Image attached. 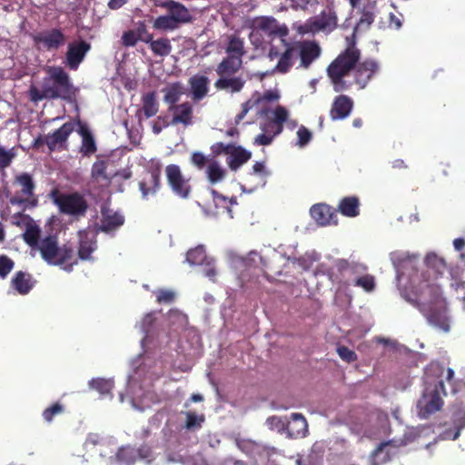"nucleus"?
I'll list each match as a JSON object with an SVG mask.
<instances>
[{
    "label": "nucleus",
    "instance_id": "nucleus-1",
    "mask_svg": "<svg viewBox=\"0 0 465 465\" xmlns=\"http://www.w3.org/2000/svg\"><path fill=\"white\" fill-rule=\"evenodd\" d=\"M361 54L355 43H351L327 66L326 74L335 92L352 87L362 90L379 73L378 62L371 58L361 61Z\"/></svg>",
    "mask_w": 465,
    "mask_h": 465
},
{
    "label": "nucleus",
    "instance_id": "nucleus-2",
    "mask_svg": "<svg viewBox=\"0 0 465 465\" xmlns=\"http://www.w3.org/2000/svg\"><path fill=\"white\" fill-rule=\"evenodd\" d=\"M44 261L51 265H63L72 261L74 255V248L69 244L58 245L56 235H48L40 241L35 248Z\"/></svg>",
    "mask_w": 465,
    "mask_h": 465
},
{
    "label": "nucleus",
    "instance_id": "nucleus-3",
    "mask_svg": "<svg viewBox=\"0 0 465 465\" xmlns=\"http://www.w3.org/2000/svg\"><path fill=\"white\" fill-rule=\"evenodd\" d=\"M49 77L44 79V84L47 89L56 93L57 95L53 96V99H62L71 102L75 95V88L71 81V78L60 66H51L48 68Z\"/></svg>",
    "mask_w": 465,
    "mask_h": 465
},
{
    "label": "nucleus",
    "instance_id": "nucleus-4",
    "mask_svg": "<svg viewBox=\"0 0 465 465\" xmlns=\"http://www.w3.org/2000/svg\"><path fill=\"white\" fill-rule=\"evenodd\" d=\"M415 299L407 298L408 302L417 307L420 312H427L429 307L445 305L439 284L424 280L416 287Z\"/></svg>",
    "mask_w": 465,
    "mask_h": 465
},
{
    "label": "nucleus",
    "instance_id": "nucleus-5",
    "mask_svg": "<svg viewBox=\"0 0 465 465\" xmlns=\"http://www.w3.org/2000/svg\"><path fill=\"white\" fill-rule=\"evenodd\" d=\"M241 68L242 66H235L230 69L225 68L222 64H218L215 72L219 78L215 81L214 87L218 91L232 94L240 93L246 84V80L242 75H236Z\"/></svg>",
    "mask_w": 465,
    "mask_h": 465
},
{
    "label": "nucleus",
    "instance_id": "nucleus-6",
    "mask_svg": "<svg viewBox=\"0 0 465 465\" xmlns=\"http://www.w3.org/2000/svg\"><path fill=\"white\" fill-rule=\"evenodd\" d=\"M338 25V17L333 7L328 5L319 15L309 18L302 26L303 33L331 32Z\"/></svg>",
    "mask_w": 465,
    "mask_h": 465
},
{
    "label": "nucleus",
    "instance_id": "nucleus-7",
    "mask_svg": "<svg viewBox=\"0 0 465 465\" xmlns=\"http://www.w3.org/2000/svg\"><path fill=\"white\" fill-rule=\"evenodd\" d=\"M54 202L61 213L69 215L84 216L88 209L86 200L79 193L57 194Z\"/></svg>",
    "mask_w": 465,
    "mask_h": 465
},
{
    "label": "nucleus",
    "instance_id": "nucleus-8",
    "mask_svg": "<svg viewBox=\"0 0 465 465\" xmlns=\"http://www.w3.org/2000/svg\"><path fill=\"white\" fill-rule=\"evenodd\" d=\"M35 46L38 50L55 51L66 43V35L61 28H51L32 35Z\"/></svg>",
    "mask_w": 465,
    "mask_h": 465
},
{
    "label": "nucleus",
    "instance_id": "nucleus-9",
    "mask_svg": "<svg viewBox=\"0 0 465 465\" xmlns=\"http://www.w3.org/2000/svg\"><path fill=\"white\" fill-rule=\"evenodd\" d=\"M225 53L227 56L223 57L219 64L230 69L242 66V57L246 54L243 39L236 34L229 35Z\"/></svg>",
    "mask_w": 465,
    "mask_h": 465
},
{
    "label": "nucleus",
    "instance_id": "nucleus-10",
    "mask_svg": "<svg viewBox=\"0 0 465 465\" xmlns=\"http://www.w3.org/2000/svg\"><path fill=\"white\" fill-rule=\"evenodd\" d=\"M162 165L159 162L152 163L139 182V189L143 199L154 195L161 187Z\"/></svg>",
    "mask_w": 465,
    "mask_h": 465
},
{
    "label": "nucleus",
    "instance_id": "nucleus-11",
    "mask_svg": "<svg viewBox=\"0 0 465 465\" xmlns=\"http://www.w3.org/2000/svg\"><path fill=\"white\" fill-rule=\"evenodd\" d=\"M165 174L172 191L181 198H188L192 191L190 179L183 175L181 168L177 164H169L165 167Z\"/></svg>",
    "mask_w": 465,
    "mask_h": 465
},
{
    "label": "nucleus",
    "instance_id": "nucleus-12",
    "mask_svg": "<svg viewBox=\"0 0 465 465\" xmlns=\"http://www.w3.org/2000/svg\"><path fill=\"white\" fill-rule=\"evenodd\" d=\"M440 391L446 395L442 381H440L431 391L423 394L422 399L418 403L422 417L427 418L441 409L443 401L440 395Z\"/></svg>",
    "mask_w": 465,
    "mask_h": 465
},
{
    "label": "nucleus",
    "instance_id": "nucleus-13",
    "mask_svg": "<svg viewBox=\"0 0 465 465\" xmlns=\"http://www.w3.org/2000/svg\"><path fill=\"white\" fill-rule=\"evenodd\" d=\"M91 44L85 40L73 41L68 44L65 54L64 64L71 70H77L91 50Z\"/></svg>",
    "mask_w": 465,
    "mask_h": 465
},
{
    "label": "nucleus",
    "instance_id": "nucleus-14",
    "mask_svg": "<svg viewBox=\"0 0 465 465\" xmlns=\"http://www.w3.org/2000/svg\"><path fill=\"white\" fill-rule=\"evenodd\" d=\"M293 45L300 57V66L305 69H308L322 54V49L315 41L303 40L295 42Z\"/></svg>",
    "mask_w": 465,
    "mask_h": 465
},
{
    "label": "nucleus",
    "instance_id": "nucleus-15",
    "mask_svg": "<svg viewBox=\"0 0 465 465\" xmlns=\"http://www.w3.org/2000/svg\"><path fill=\"white\" fill-rule=\"evenodd\" d=\"M74 128L75 124L74 123L66 122L53 134L45 135V142L50 152L67 150V140Z\"/></svg>",
    "mask_w": 465,
    "mask_h": 465
},
{
    "label": "nucleus",
    "instance_id": "nucleus-16",
    "mask_svg": "<svg viewBox=\"0 0 465 465\" xmlns=\"http://www.w3.org/2000/svg\"><path fill=\"white\" fill-rule=\"evenodd\" d=\"M167 11V14L179 27L181 25L192 23L193 16L190 10L180 2L174 0L162 1L156 4Z\"/></svg>",
    "mask_w": 465,
    "mask_h": 465
},
{
    "label": "nucleus",
    "instance_id": "nucleus-17",
    "mask_svg": "<svg viewBox=\"0 0 465 465\" xmlns=\"http://www.w3.org/2000/svg\"><path fill=\"white\" fill-rule=\"evenodd\" d=\"M168 111L172 113V121L166 125L183 124L184 126L191 125L193 118V108L190 102H183L168 107Z\"/></svg>",
    "mask_w": 465,
    "mask_h": 465
},
{
    "label": "nucleus",
    "instance_id": "nucleus-18",
    "mask_svg": "<svg viewBox=\"0 0 465 465\" xmlns=\"http://www.w3.org/2000/svg\"><path fill=\"white\" fill-rule=\"evenodd\" d=\"M312 219L321 226L337 224L336 213L326 203H316L310 210Z\"/></svg>",
    "mask_w": 465,
    "mask_h": 465
},
{
    "label": "nucleus",
    "instance_id": "nucleus-19",
    "mask_svg": "<svg viewBox=\"0 0 465 465\" xmlns=\"http://www.w3.org/2000/svg\"><path fill=\"white\" fill-rule=\"evenodd\" d=\"M353 101L345 94L336 96L330 111L331 120H342L348 117L352 110Z\"/></svg>",
    "mask_w": 465,
    "mask_h": 465
},
{
    "label": "nucleus",
    "instance_id": "nucleus-20",
    "mask_svg": "<svg viewBox=\"0 0 465 465\" xmlns=\"http://www.w3.org/2000/svg\"><path fill=\"white\" fill-rule=\"evenodd\" d=\"M429 323L443 331H449L450 323L446 315L445 305L429 307L427 312H420Z\"/></svg>",
    "mask_w": 465,
    "mask_h": 465
},
{
    "label": "nucleus",
    "instance_id": "nucleus-21",
    "mask_svg": "<svg viewBox=\"0 0 465 465\" xmlns=\"http://www.w3.org/2000/svg\"><path fill=\"white\" fill-rule=\"evenodd\" d=\"M256 29H260L271 36L284 37L288 35L289 30L285 25H280L273 17L263 16L254 21Z\"/></svg>",
    "mask_w": 465,
    "mask_h": 465
},
{
    "label": "nucleus",
    "instance_id": "nucleus-22",
    "mask_svg": "<svg viewBox=\"0 0 465 465\" xmlns=\"http://www.w3.org/2000/svg\"><path fill=\"white\" fill-rule=\"evenodd\" d=\"M286 431L289 438H304L308 432V424L305 417L301 413H292L291 420L286 424Z\"/></svg>",
    "mask_w": 465,
    "mask_h": 465
},
{
    "label": "nucleus",
    "instance_id": "nucleus-23",
    "mask_svg": "<svg viewBox=\"0 0 465 465\" xmlns=\"http://www.w3.org/2000/svg\"><path fill=\"white\" fill-rule=\"evenodd\" d=\"M79 246H78V257L81 260L91 259L92 253L96 249L95 236L87 231H79Z\"/></svg>",
    "mask_w": 465,
    "mask_h": 465
},
{
    "label": "nucleus",
    "instance_id": "nucleus-24",
    "mask_svg": "<svg viewBox=\"0 0 465 465\" xmlns=\"http://www.w3.org/2000/svg\"><path fill=\"white\" fill-rule=\"evenodd\" d=\"M188 83L190 85L193 100L201 101L207 95L210 83V80L207 76L202 74H194L190 77Z\"/></svg>",
    "mask_w": 465,
    "mask_h": 465
},
{
    "label": "nucleus",
    "instance_id": "nucleus-25",
    "mask_svg": "<svg viewBox=\"0 0 465 465\" xmlns=\"http://www.w3.org/2000/svg\"><path fill=\"white\" fill-rule=\"evenodd\" d=\"M185 92L186 89L183 83L179 81L170 83L162 89V93H163V102L169 106L177 104Z\"/></svg>",
    "mask_w": 465,
    "mask_h": 465
},
{
    "label": "nucleus",
    "instance_id": "nucleus-26",
    "mask_svg": "<svg viewBox=\"0 0 465 465\" xmlns=\"http://www.w3.org/2000/svg\"><path fill=\"white\" fill-rule=\"evenodd\" d=\"M124 222V217L118 213L113 212L112 210L106 208L102 209V219L100 225L102 232H112L121 226Z\"/></svg>",
    "mask_w": 465,
    "mask_h": 465
},
{
    "label": "nucleus",
    "instance_id": "nucleus-27",
    "mask_svg": "<svg viewBox=\"0 0 465 465\" xmlns=\"http://www.w3.org/2000/svg\"><path fill=\"white\" fill-rule=\"evenodd\" d=\"M35 281L33 276L25 272H16L12 278V287L20 294H27L34 287Z\"/></svg>",
    "mask_w": 465,
    "mask_h": 465
},
{
    "label": "nucleus",
    "instance_id": "nucleus-28",
    "mask_svg": "<svg viewBox=\"0 0 465 465\" xmlns=\"http://www.w3.org/2000/svg\"><path fill=\"white\" fill-rule=\"evenodd\" d=\"M252 157V153L242 146L233 144L232 149L227 158V163L232 171L238 170L242 164L247 163Z\"/></svg>",
    "mask_w": 465,
    "mask_h": 465
},
{
    "label": "nucleus",
    "instance_id": "nucleus-29",
    "mask_svg": "<svg viewBox=\"0 0 465 465\" xmlns=\"http://www.w3.org/2000/svg\"><path fill=\"white\" fill-rule=\"evenodd\" d=\"M279 99V94L273 91H266L263 93L262 97H258L256 100L249 99L242 104V111L235 117V124H238L248 114V112L261 101L272 102Z\"/></svg>",
    "mask_w": 465,
    "mask_h": 465
},
{
    "label": "nucleus",
    "instance_id": "nucleus-30",
    "mask_svg": "<svg viewBox=\"0 0 465 465\" xmlns=\"http://www.w3.org/2000/svg\"><path fill=\"white\" fill-rule=\"evenodd\" d=\"M295 54L294 45H287L285 51L281 54L273 72L280 74L288 73L293 65V56Z\"/></svg>",
    "mask_w": 465,
    "mask_h": 465
},
{
    "label": "nucleus",
    "instance_id": "nucleus-31",
    "mask_svg": "<svg viewBox=\"0 0 465 465\" xmlns=\"http://www.w3.org/2000/svg\"><path fill=\"white\" fill-rule=\"evenodd\" d=\"M79 134L82 136V145L80 152L84 155H91L97 150L94 138L88 128L84 125H80L78 130Z\"/></svg>",
    "mask_w": 465,
    "mask_h": 465
},
{
    "label": "nucleus",
    "instance_id": "nucleus-32",
    "mask_svg": "<svg viewBox=\"0 0 465 465\" xmlns=\"http://www.w3.org/2000/svg\"><path fill=\"white\" fill-rule=\"evenodd\" d=\"M360 202L355 196L344 197L340 201L338 205L341 214L347 217H355L360 213Z\"/></svg>",
    "mask_w": 465,
    "mask_h": 465
},
{
    "label": "nucleus",
    "instance_id": "nucleus-33",
    "mask_svg": "<svg viewBox=\"0 0 465 465\" xmlns=\"http://www.w3.org/2000/svg\"><path fill=\"white\" fill-rule=\"evenodd\" d=\"M25 232L22 234V238L25 241L26 244H28L30 247L35 249L37 245L40 243V234H41V229L40 227L35 223V222H30L27 224V227L25 228Z\"/></svg>",
    "mask_w": 465,
    "mask_h": 465
},
{
    "label": "nucleus",
    "instance_id": "nucleus-34",
    "mask_svg": "<svg viewBox=\"0 0 465 465\" xmlns=\"http://www.w3.org/2000/svg\"><path fill=\"white\" fill-rule=\"evenodd\" d=\"M107 163L104 160H97L92 165L91 176L96 182L104 183L105 185H108L112 182V177H110L107 173Z\"/></svg>",
    "mask_w": 465,
    "mask_h": 465
},
{
    "label": "nucleus",
    "instance_id": "nucleus-35",
    "mask_svg": "<svg viewBox=\"0 0 465 465\" xmlns=\"http://www.w3.org/2000/svg\"><path fill=\"white\" fill-rule=\"evenodd\" d=\"M151 51L154 55L157 56H167L172 52V45L168 38L161 37L156 40L152 38V41L148 44Z\"/></svg>",
    "mask_w": 465,
    "mask_h": 465
},
{
    "label": "nucleus",
    "instance_id": "nucleus-36",
    "mask_svg": "<svg viewBox=\"0 0 465 465\" xmlns=\"http://www.w3.org/2000/svg\"><path fill=\"white\" fill-rule=\"evenodd\" d=\"M143 112L146 118L154 116L159 110V104L156 100L155 92H149L143 95Z\"/></svg>",
    "mask_w": 465,
    "mask_h": 465
},
{
    "label": "nucleus",
    "instance_id": "nucleus-37",
    "mask_svg": "<svg viewBox=\"0 0 465 465\" xmlns=\"http://www.w3.org/2000/svg\"><path fill=\"white\" fill-rule=\"evenodd\" d=\"M289 116L288 110L282 106L278 105L273 111V119L270 125L274 129V135L280 134L283 130V124L287 121Z\"/></svg>",
    "mask_w": 465,
    "mask_h": 465
},
{
    "label": "nucleus",
    "instance_id": "nucleus-38",
    "mask_svg": "<svg viewBox=\"0 0 465 465\" xmlns=\"http://www.w3.org/2000/svg\"><path fill=\"white\" fill-rule=\"evenodd\" d=\"M425 262L428 267L426 273L430 274V270L433 271L435 277L441 275L446 270L445 261L436 255L435 253H429L425 258Z\"/></svg>",
    "mask_w": 465,
    "mask_h": 465
},
{
    "label": "nucleus",
    "instance_id": "nucleus-39",
    "mask_svg": "<svg viewBox=\"0 0 465 465\" xmlns=\"http://www.w3.org/2000/svg\"><path fill=\"white\" fill-rule=\"evenodd\" d=\"M208 259L203 246H197L186 253V261L191 265H203Z\"/></svg>",
    "mask_w": 465,
    "mask_h": 465
},
{
    "label": "nucleus",
    "instance_id": "nucleus-40",
    "mask_svg": "<svg viewBox=\"0 0 465 465\" xmlns=\"http://www.w3.org/2000/svg\"><path fill=\"white\" fill-rule=\"evenodd\" d=\"M15 182L21 186V193L26 197L34 195L35 183L32 176L27 173H23L16 176Z\"/></svg>",
    "mask_w": 465,
    "mask_h": 465
},
{
    "label": "nucleus",
    "instance_id": "nucleus-41",
    "mask_svg": "<svg viewBox=\"0 0 465 465\" xmlns=\"http://www.w3.org/2000/svg\"><path fill=\"white\" fill-rule=\"evenodd\" d=\"M55 95H57L56 93H54L52 90L47 89L44 83L42 84V90H39L35 86H32L29 89L30 99L35 103H37L44 99L54 100L53 96Z\"/></svg>",
    "mask_w": 465,
    "mask_h": 465
},
{
    "label": "nucleus",
    "instance_id": "nucleus-42",
    "mask_svg": "<svg viewBox=\"0 0 465 465\" xmlns=\"http://www.w3.org/2000/svg\"><path fill=\"white\" fill-rule=\"evenodd\" d=\"M89 384L92 389L97 391L102 395L110 394L114 387L111 380L103 378L93 379Z\"/></svg>",
    "mask_w": 465,
    "mask_h": 465
},
{
    "label": "nucleus",
    "instance_id": "nucleus-43",
    "mask_svg": "<svg viewBox=\"0 0 465 465\" xmlns=\"http://www.w3.org/2000/svg\"><path fill=\"white\" fill-rule=\"evenodd\" d=\"M207 177L212 183L221 182L225 177V171L217 162H213L208 165Z\"/></svg>",
    "mask_w": 465,
    "mask_h": 465
},
{
    "label": "nucleus",
    "instance_id": "nucleus-44",
    "mask_svg": "<svg viewBox=\"0 0 465 465\" xmlns=\"http://www.w3.org/2000/svg\"><path fill=\"white\" fill-rule=\"evenodd\" d=\"M153 26L154 29L162 31H173L178 28L168 14L158 16L153 21Z\"/></svg>",
    "mask_w": 465,
    "mask_h": 465
},
{
    "label": "nucleus",
    "instance_id": "nucleus-45",
    "mask_svg": "<svg viewBox=\"0 0 465 465\" xmlns=\"http://www.w3.org/2000/svg\"><path fill=\"white\" fill-rule=\"evenodd\" d=\"M15 156L16 153L14 147L6 150L4 146H0V171H5L9 167Z\"/></svg>",
    "mask_w": 465,
    "mask_h": 465
},
{
    "label": "nucleus",
    "instance_id": "nucleus-46",
    "mask_svg": "<svg viewBox=\"0 0 465 465\" xmlns=\"http://www.w3.org/2000/svg\"><path fill=\"white\" fill-rule=\"evenodd\" d=\"M374 18H375V15L371 11L364 9L361 13V16L359 22L357 23L354 30L355 31H365V30L369 29L371 25L373 23Z\"/></svg>",
    "mask_w": 465,
    "mask_h": 465
},
{
    "label": "nucleus",
    "instance_id": "nucleus-47",
    "mask_svg": "<svg viewBox=\"0 0 465 465\" xmlns=\"http://www.w3.org/2000/svg\"><path fill=\"white\" fill-rule=\"evenodd\" d=\"M64 405L60 402H54L43 411L42 416L46 422H51L55 416L64 413Z\"/></svg>",
    "mask_w": 465,
    "mask_h": 465
},
{
    "label": "nucleus",
    "instance_id": "nucleus-48",
    "mask_svg": "<svg viewBox=\"0 0 465 465\" xmlns=\"http://www.w3.org/2000/svg\"><path fill=\"white\" fill-rule=\"evenodd\" d=\"M186 420L184 427L188 430H193L195 429H200L202 427L203 422L204 421L203 415H196L194 412H185Z\"/></svg>",
    "mask_w": 465,
    "mask_h": 465
},
{
    "label": "nucleus",
    "instance_id": "nucleus-49",
    "mask_svg": "<svg viewBox=\"0 0 465 465\" xmlns=\"http://www.w3.org/2000/svg\"><path fill=\"white\" fill-rule=\"evenodd\" d=\"M15 267V262L6 254L0 255V279H6Z\"/></svg>",
    "mask_w": 465,
    "mask_h": 465
},
{
    "label": "nucleus",
    "instance_id": "nucleus-50",
    "mask_svg": "<svg viewBox=\"0 0 465 465\" xmlns=\"http://www.w3.org/2000/svg\"><path fill=\"white\" fill-rule=\"evenodd\" d=\"M135 450L133 448H121L116 453V459L120 462L132 464L134 462Z\"/></svg>",
    "mask_w": 465,
    "mask_h": 465
},
{
    "label": "nucleus",
    "instance_id": "nucleus-51",
    "mask_svg": "<svg viewBox=\"0 0 465 465\" xmlns=\"http://www.w3.org/2000/svg\"><path fill=\"white\" fill-rule=\"evenodd\" d=\"M138 41L149 44L152 41L153 35L149 33L144 22H139L134 30Z\"/></svg>",
    "mask_w": 465,
    "mask_h": 465
},
{
    "label": "nucleus",
    "instance_id": "nucleus-52",
    "mask_svg": "<svg viewBox=\"0 0 465 465\" xmlns=\"http://www.w3.org/2000/svg\"><path fill=\"white\" fill-rule=\"evenodd\" d=\"M297 143L296 144L302 148L306 146L312 139V132L304 125H301L297 131Z\"/></svg>",
    "mask_w": 465,
    "mask_h": 465
},
{
    "label": "nucleus",
    "instance_id": "nucleus-53",
    "mask_svg": "<svg viewBox=\"0 0 465 465\" xmlns=\"http://www.w3.org/2000/svg\"><path fill=\"white\" fill-rule=\"evenodd\" d=\"M354 285L361 287L366 292H371L375 287L374 278L369 274L359 277L355 280Z\"/></svg>",
    "mask_w": 465,
    "mask_h": 465
},
{
    "label": "nucleus",
    "instance_id": "nucleus-54",
    "mask_svg": "<svg viewBox=\"0 0 465 465\" xmlns=\"http://www.w3.org/2000/svg\"><path fill=\"white\" fill-rule=\"evenodd\" d=\"M337 352L341 359L348 363L353 362L357 360V354L346 346H339L337 348Z\"/></svg>",
    "mask_w": 465,
    "mask_h": 465
},
{
    "label": "nucleus",
    "instance_id": "nucleus-55",
    "mask_svg": "<svg viewBox=\"0 0 465 465\" xmlns=\"http://www.w3.org/2000/svg\"><path fill=\"white\" fill-rule=\"evenodd\" d=\"M267 425L271 429H276L278 431L286 430L287 421L281 417L272 416L266 420Z\"/></svg>",
    "mask_w": 465,
    "mask_h": 465
},
{
    "label": "nucleus",
    "instance_id": "nucleus-56",
    "mask_svg": "<svg viewBox=\"0 0 465 465\" xmlns=\"http://www.w3.org/2000/svg\"><path fill=\"white\" fill-rule=\"evenodd\" d=\"M213 202L216 206L223 205L225 208H229L231 205L236 203L233 199H228L227 197L223 196V194L219 193L215 190L212 191Z\"/></svg>",
    "mask_w": 465,
    "mask_h": 465
},
{
    "label": "nucleus",
    "instance_id": "nucleus-57",
    "mask_svg": "<svg viewBox=\"0 0 465 465\" xmlns=\"http://www.w3.org/2000/svg\"><path fill=\"white\" fill-rule=\"evenodd\" d=\"M232 146H233V143H228V144H225L222 142H218V143H213L212 146H211V150H212V153L217 156V155H221L223 153H225V154H230L231 153V150L232 149Z\"/></svg>",
    "mask_w": 465,
    "mask_h": 465
},
{
    "label": "nucleus",
    "instance_id": "nucleus-58",
    "mask_svg": "<svg viewBox=\"0 0 465 465\" xmlns=\"http://www.w3.org/2000/svg\"><path fill=\"white\" fill-rule=\"evenodd\" d=\"M174 298L175 293L173 291L161 289L157 292L156 300L159 303H171Z\"/></svg>",
    "mask_w": 465,
    "mask_h": 465
},
{
    "label": "nucleus",
    "instance_id": "nucleus-59",
    "mask_svg": "<svg viewBox=\"0 0 465 465\" xmlns=\"http://www.w3.org/2000/svg\"><path fill=\"white\" fill-rule=\"evenodd\" d=\"M203 274L208 277L210 280H212L213 282L215 281V277H216V274H217V272H216V268H215V265H214V260L213 259H211L209 258L203 264Z\"/></svg>",
    "mask_w": 465,
    "mask_h": 465
},
{
    "label": "nucleus",
    "instance_id": "nucleus-60",
    "mask_svg": "<svg viewBox=\"0 0 465 465\" xmlns=\"http://www.w3.org/2000/svg\"><path fill=\"white\" fill-rule=\"evenodd\" d=\"M138 42L136 35L134 30L124 32L122 35V44L126 47L134 46Z\"/></svg>",
    "mask_w": 465,
    "mask_h": 465
},
{
    "label": "nucleus",
    "instance_id": "nucleus-61",
    "mask_svg": "<svg viewBox=\"0 0 465 465\" xmlns=\"http://www.w3.org/2000/svg\"><path fill=\"white\" fill-rule=\"evenodd\" d=\"M191 163L198 169H203L208 163V159L203 153L194 152L191 156Z\"/></svg>",
    "mask_w": 465,
    "mask_h": 465
},
{
    "label": "nucleus",
    "instance_id": "nucleus-62",
    "mask_svg": "<svg viewBox=\"0 0 465 465\" xmlns=\"http://www.w3.org/2000/svg\"><path fill=\"white\" fill-rule=\"evenodd\" d=\"M29 221L32 223L34 220L28 215L24 213H18L14 216L13 223L19 227H27Z\"/></svg>",
    "mask_w": 465,
    "mask_h": 465
},
{
    "label": "nucleus",
    "instance_id": "nucleus-63",
    "mask_svg": "<svg viewBox=\"0 0 465 465\" xmlns=\"http://www.w3.org/2000/svg\"><path fill=\"white\" fill-rule=\"evenodd\" d=\"M238 446L242 451H244L248 455H252L253 451L260 448L256 443L252 441L241 442L238 443Z\"/></svg>",
    "mask_w": 465,
    "mask_h": 465
},
{
    "label": "nucleus",
    "instance_id": "nucleus-64",
    "mask_svg": "<svg viewBox=\"0 0 465 465\" xmlns=\"http://www.w3.org/2000/svg\"><path fill=\"white\" fill-rule=\"evenodd\" d=\"M238 446L242 451H244L248 455H252L253 451L260 448L256 443L252 441L241 442L238 443Z\"/></svg>",
    "mask_w": 465,
    "mask_h": 465
}]
</instances>
